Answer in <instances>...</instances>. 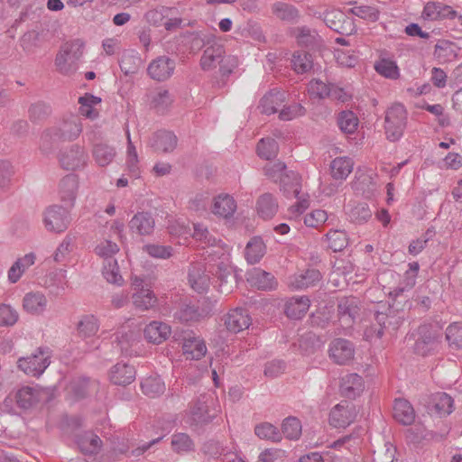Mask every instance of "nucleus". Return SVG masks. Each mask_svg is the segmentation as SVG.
Returning <instances> with one entry per match:
<instances>
[{"instance_id":"nucleus-61","label":"nucleus","mask_w":462,"mask_h":462,"mask_svg":"<svg viewBox=\"0 0 462 462\" xmlns=\"http://www.w3.org/2000/svg\"><path fill=\"white\" fill-rule=\"evenodd\" d=\"M291 65L297 73H305L312 68L310 56L304 51H296L291 58Z\"/></svg>"},{"instance_id":"nucleus-26","label":"nucleus","mask_w":462,"mask_h":462,"mask_svg":"<svg viewBox=\"0 0 462 462\" xmlns=\"http://www.w3.org/2000/svg\"><path fill=\"white\" fill-rule=\"evenodd\" d=\"M321 279L320 273L316 269H306L288 278V285L293 290H303L314 286Z\"/></svg>"},{"instance_id":"nucleus-44","label":"nucleus","mask_w":462,"mask_h":462,"mask_svg":"<svg viewBox=\"0 0 462 462\" xmlns=\"http://www.w3.org/2000/svg\"><path fill=\"white\" fill-rule=\"evenodd\" d=\"M76 442L79 449L87 454L97 452L102 444L100 438L91 431H87L78 436Z\"/></svg>"},{"instance_id":"nucleus-25","label":"nucleus","mask_w":462,"mask_h":462,"mask_svg":"<svg viewBox=\"0 0 462 462\" xmlns=\"http://www.w3.org/2000/svg\"><path fill=\"white\" fill-rule=\"evenodd\" d=\"M36 254L33 252L18 257L7 271V281L14 284L20 281L25 272L36 262Z\"/></svg>"},{"instance_id":"nucleus-54","label":"nucleus","mask_w":462,"mask_h":462,"mask_svg":"<svg viewBox=\"0 0 462 462\" xmlns=\"http://www.w3.org/2000/svg\"><path fill=\"white\" fill-rule=\"evenodd\" d=\"M125 134L127 138V158H126V165L130 173L137 178L139 176V160L138 154L135 146L134 145L131 140V134L129 128L126 127Z\"/></svg>"},{"instance_id":"nucleus-23","label":"nucleus","mask_w":462,"mask_h":462,"mask_svg":"<svg viewBox=\"0 0 462 462\" xmlns=\"http://www.w3.org/2000/svg\"><path fill=\"white\" fill-rule=\"evenodd\" d=\"M252 319L245 309L235 308L226 316L225 325L230 332L238 333L250 327Z\"/></svg>"},{"instance_id":"nucleus-29","label":"nucleus","mask_w":462,"mask_h":462,"mask_svg":"<svg viewBox=\"0 0 462 462\" xmlns=\"http://www.w3.org/2000/svg\"><path fill=\"white\" fill-rule=\"evenodd\" d=\"M136 376V371L133 365L126 363H117L109 373L110 382L116 385L130 384Z\"/></svg>"},{"instance_id":"nucleus-19","label":"nucleus","mask_w":462,"mask_h":462,"mask_svg":"<svg viewBox=\"0 0 462 462\" xmlns=\"http://www.w3.org/2000/svg\"><path fill=\"white\" fill-rule=\"evenodd\" d=\"M182 351L187 359L199 360L207 354L208 348L202 337L189 332L183 337Z\"/></svg>"},{"instance_id":"nucleus-63","label":"nucleus","mask_w":462,"mask_h":462,"mask_svg":"<svg viewBox=\"0 0 462 462\" xmlns=\"http://www.w3.org/2000/svg\"><path fill=\"white\" fill-rule=\"evenodd\" d=\"M328 218L327 211L323 209H314L303 217V224L308 227L319 228Z\"/></svg>"},{"instance_id":"nucleus-16","label":"nucleus","mask_w":462,"mask_h":462,"mask_svg":"<svg viewBox=\"0 0 462 462\" xmlns=\"http://www.w3.org/2000/svg\"><path fill=\"white\" fill-rule=\"evenodd\" d=\"M79 188V178L75 173H69L60 180L58 193L60 200L69 208L74 206Z\"/></svg>"},{"instance_id":"nucleus-51","label":"nucleus","mask_w":462,"mask_h":462,"mask_svg":"<svg viewBox=\"0 0 462 462\" xmlns=\"http://www.w3.org/2000/svg\"><path fill=\"white\" fill-rule=\"evenodd\" d=\"M374 69L385 79H397L400 77V69L396 62L391 59H380L374 63Z\"/></svg>"},{"instance_id":"nucleus-22","label":"nucleus","mask_w":462,"mask_h":462,"mask_svg":"<svg viewBox=\"0 0 462 462\" xmlns=\"http://www.w3.org/2000/svg\"><path fill=\"white\" fill-rule=\"evenodd\" d=\"M421 15L427 21H440L455 18L457 12L443 3L430 1L425 4Z\"/></svg>"},{"instance_id":"nucleus-58","label":"nucleus","mask_w":462,"mask_h":462,"mask_svg":"<svg viewBox=\"0 0 462 462\" xmlns=\"http://www.w3.org/2000/svg\"><path fill=\"white\" fill-rule=\"evenodd\" d=\"M340 130L346 134H353L358 126V118L352 111H342L337 117Z\"/></svg>"},{"instance_id":"nucleus-10","label":"nucleus","mask_w":462,"mask_h":462,"mask_svg":"<svg viewBox=\"0 0 462 462\" xmlns=\"http://www.w3.org/2000/svg\"><path fill=\"white\" fill-rule=\"evenodd\" d=\"M218 412L212 394H202L193 403L189 413L190 424H201L211 421Z\"/></svg>"},{"instance_id":"nucleus-35","label":"nucleus","mask_w":462,"mask_h":462,"mask_svg":"<svg viewBox=\"0 0 462 462\" xmlns=\"http://www.w3.org/2000/svg\"><path fill=\"white\" fill-rule=\"evenodd\" d=\"M154 219L150 213L138 212L130 220L129 228L140 236H149L154 229Z\"/></svg>"},{"instance_id":"nucleus-1","label":"nucleus","mask_w":462,"mask_h":462,"mask_svg":"<svg viewBox=\"0 0 462 462\" xmlns=\"http://www.w3.org/2000/svg\"><path fill=\"white\" fill-rule=\"evenodd\" d=\"M193 229V237L203 244L206 249L204 261H207L208 271L217 275L222 286L228 277L234 278V266L230 260L231 248L213 236L203 224H194Z\"/></svg>"},{"instance_id":"nucleus-47","label":"nucleus","mask_w":462,"mask_h":462,"mask_svg":"<svg viewBox=\"0 0 462 462\" xmlns=\"http://www.w3.org/2000/svg\"><path fill=\"white\" fill-rule=\"evenodd\" d=\"M141 389L145 395L154 398L163 393L165 384L159 375L153 374L142 380Z\"/></svg>"},{"instance_id":"nucleus-12","label":"nucleus","mask_w":462,"mask_h":462,"mask_svg":"<svg viewBox=\"0 0 462 462\" xmlns=\"http://www.w3.org/2000/svg\"><path fill=\"white\" fill-rule=\"evenodd\" d=\"M134 293L133 303L135 308L148 310L157 304V297L152 290L148 287L143 277L134 275L131 278Z\"/></svg>"},{"instance_id":"nucleus-17","label":"nucleus","mask_w":462,"mask_h":462,"mask_svg":"<svg viewBox=\"0 0 462 462\" xmlns=\"http://www.w3.org/2000/svg\"><path fill=\"white\" fill-rule=\"evenodd\" d=\"M329 357L338 365H346L355 355L354 345L344 338H336L329 345Z\"/></svg>"},{"instance_id":"nucleus-55","label":"nucleus","mask_w":462,"mask_h":462,"mask_svg":"<svg viewBox=\"0 0 462 462\" xmlns=\"http://www.w3.org/2000/svg\"><path fill=\"white\" fill-rule=\"evenodd\" d=\"M301 431V422L296 417H288L283 420L281 433L282 435L283 434L285 438L296 440L300 437Z\"/></svg>"},{"instance_id":"nucleus-37","label":"nucleus","mask_w":462,"mask_h":462,"mask_svg":"<svg viewBox=\"0 0 462 462\" xmlns=\"http://www.w3.org/2000/svg\"><path fill=\"white\" fill-rule=\"evenodd\" d=\"M286 93L279 89H272L265 94L260 101L262 113L273 115L278 111V108L285 101Z\"/></svg>"},{"instance_id":"nucleus-13","label":"nucleus","mask_w":462,"mask_h":462,"mask_svg":"<svg viewBox=\"0 0 462 462\" xmlns=\"http://www.w3.org/2000/svg\"><path fill=\"white\" fill-rule=\"evenodd\" d=\"M212 308L204 302L201 304L182 303L175 313V318L180 322L192 324L208 318Z\"/></svg>"},{"instance_id":"nucleus-15","label":"nucleus","mask_w":462,"mask_h":462,"mask_svg":"<svg viewBox=\"0 0 462 462\" xmlns=\"http://www.w3.org/2000/svg\"><path fill=\"white\" fill-rule=\"evenodd\" d=\"M176 62L168 56H159L152 60L147 68L151 79L156 81H164L170 79L175 70Z\"/></svg>"},{"instance_id":"nucleus-3","label":"nucleus","mask_w":462,"mask_h":462,"mask_svg":"<svg viewBox=\"0 0 462 462\" xmlns=\"http://www.w3.org/2000/svg\"><path fill=\"white\" fill-rule=\"evenodd\" d=\"M207 265V261H205L204 265H200L199 263L191 265L189 272V282L191 288L199 293L206 292L210 284V274L212 279L217 282L218 291L222 293H229L232 291L233 283L236 282V273L235 270L233 271L234 278L228 277L227 282L221 286L220 279L217 275L209 272Z\"/></svg>"},{"instance_id":"nucleus-46","label":"nucleus","mask_w":462,"mask_h":462,"mask_svg":"<svg viewBox=\"0 0 462 462\" xmlns=\"http://www.w3.org/2000/svg\"><path fill=\"white\" fill-rule=\"evenodd\" d=\"M99 329V321L97 318L92 314L81 317L77 325L78 334L84 338L95 336Z\"/></svg>"},{"instance_id":"nucleus-59","label":"nucleus","mask_w":462,"mask_h":462,"mask_svg":"<svg viewBox=\"0 0 462 462\" xmlns=\"http://www.w3.org/2000/svg\"><path fill=\"white\" fill-rule=\"evenodd\" d=\"M19 319L17 310L8 303H0V327H13Z\"/></svg>"},{"instance_id":"nucleus-28","label":"nucleus","mask_w":462,"mask_h":462,"mask_svg":"<svg viewBox=\"0 0 462 462\" xmlns=\"http://www.w3.org/2000/svg\"><path fill=\"white\" fill-rule=\"evenodd\" d=\"M43 393L39 386H23L20 388L14 398L16 399V403L21 409H30L36 403H38Z\"/></svg>"},{"instance_id":"nucleus-11","label":"nucleus","mask_w":462,"mask_h":462,"mask_svg":"<svg viewBox=\"0 0 462 462\" xmlns=\"http://www.w3.org/2000/svg\"><path fill=\"white\" fill-rule=\"evenodd\" d=\"M70 220L69 210L60 205L50 206L43 213L44 226L51 233H63L68 229Z\"/></svg>"},{"instance_id":"nucleus-32","label":"nucleus","mask_w":462,"mask_h":462,"mask_svg":"<svg viewBox=\"0 0 462 462\" xmlns=\"http://www.w3.org/2000/svg\"><path fill=\"white\" fill-rule=\"evenodd\" d=\"M171 333V327L162 321H152L143 330L146 340L157 345L164 342Z\"/></svg>"},{"instance_id":"nucleus-56","label":"nucleus","mask_w":462,"mask_h":462,"mask_svg":"<svg viewBox=\"0 0 462 462\" xmlns=\"http://www.w3.org/2000/svg\"><path fill=\"white\" fill-rule=\"evenodd\" d=\"M116 341L123 354L131 356L135 353L133 346L138 343V338L133 331L127 333L118 332Z\"/></svg>"},{"instance_id":"nucleus-4","label":"nucleus","mask_w":462,"mask_h":462,"mask_svg":"<svg viewBox=\"0 0 462 462\" xmlns=\"http://www.w3.org/2000/svg\"><path fill=\"white\" fill-rule=\"evenodd\" d=\"M265 175L275 182H279L282 190L287 197L298 196L300 189V177L298 173L287 171L285 163L275 162L264 166Z\"/></svg>"},{"instance_id":"nucleus-50","label":"nucleus","mask_w":462,"mask_h":462,"mask_svg":"<svg viewBox=\"0 0 462 462\" xmlns=\"http://www.w3.org/2000/svg\"><path fill=\"white\" fill-rule=\"evenodd\" d=\"M119 245L110 239L98 241L94 248V253L103 259V262L116 260L114 257L119 252Z\"/></svg>"},{"instance_id":"nucleus-18","label":"nucleus","mask_w":462,"mask_h":462,"mask_svg":"<svg viewBox=\"0 0 462 462\" xmlns=\"http://www.w3.org/2000/svg\"><path fill=\"white\" fill-rule=\"evenodd\" d=\"M67 271L64 269H55L49 272L42 279L40 284L49 291L50 294L58 296L68 287Z\"/></svg>"},{"instance_id":"nucleus-60","label":"nucleus","mask_w":462,"mask_h":462,"mask_svg":"<svg viewBox=\"0 0 462 462\" xmlns=\"http://www.w3.org/2000/svg\"><path fill=\"white\" fill-rule=\"evenodd\" d=\"M446 338L452 348H462V322H453L446 328Z\"/></svg>"},{"instance_id":"nucleus-64","label":"nucleus","mask_w":462,"mask_h":462,"mask_svg":"<svg viewBox=\"0 0 462 462\" xmlns=\"http://www.w3.org/2000/svg\"><path fill=\"white\" fill-rule=\"evenodd\" d=\"M328 246L334 252H340L347 245L346 234L340 230H331L327 234Z\"/></svg>"},{"instance_id":"nucleus-45","label":"nucleus","mask_w":462,"mask_h":462,"mask_svg":"<svg viewBox=\"0 0 462 462\" xmlns=\"http://www.w3.org/2000/svg\"><path fill=\"white\" fill-rule=\"evenodd\" d=\"M102 276L110 284L121 287L125 283L117 260L103 262Z\"/></svg>"},{"instance_id":"nucleus-62","label":"nucleus","mask_w":462,"mask_h":462,"mask_svg":"<svg viewBox=\"0 0 462 462\" xmlns=\"http://www.w3.org/2000/svg\"><path fill=\"white\" fill-rule=\"evenodd\" d=\"M331 85L320 79H312L308 85V93L310 97L324 99L330 94Z\"/></svg>"},{"instance_id":"nucleus-5","label":"nucleus","mask_w":462,"mask_h":462,"mask_svg":"<svg viewBox=\"0 0 462 462\" xmlns=\"http://www.w3.org/2000/svg\"><path fill=\"white\" fill-rule=\"evenodd\" d=\"M193 40L197 45L201 43L206 47L200 60V65L204 70L213 69L219 65L225 50L214 33L200 32L194 35Z\"/></svg>"},{"instance_id":"nucleus-36","label":"nucleus","mask_w":462,"mask_h":462,"mask_svg":"<svg viewBox=\"0 0 462 462\" xmlns=\"http://www.w3.org/2000/svg\"><path fill=\"white\" fill-rule=\"evenodd\" d=\"M102 102V98L90 93H85L79 97L78 103L79 105V113L80 116L95 120L99 116V112L96 108Z\"/></svg>"},{"instance_id":"nucleus-33","label":"nucleus","mask_w":462,"mask_h":462,"mask_svg":"<svg viewBox=\"0 0 462 462\" xmlns=\"http://www.w3.org/2000/svg\"><path fill=\"white\" fill-rule=\"evenodd\" d=\"M345 212L349 221L357 225L367 222L372 217V211L365 202L350 201L346 205Z\"/></svg>"},{"instance_id":"nucleus-49","label":"nucleus","mask_w":462,"mask_h":462,"mask_svg":"<svg viewBox=\"0 0 462 462\" xmlns=\"http://www.w3.org/2000/svg\"><path fill=\"white\" fill-rule=\"evenodd\" d=\"M92 155L99 166L105 167L113 162L116 150L106 143H97L92 149Z\"/></svg>"},{"instance_id":"nucleus-6","label":"nucleus","mask_w":462,"mask_h":462,"mask_svg":"<svg viewBox=\"0 0 462 462\" xmlns=\"http://www.w3.org/2000/svg\"><path fill=\"white\" fill-rule=\"evenodd\" d=\"M51 358L49 347H39L32 354L20 357L17 366L26 375L39 378L51 365Z\"/></svg>"},{"instance_id":"nucleus-42","label":"nucleus","mask_w":462,"mask_h":462,"mask_svg":"<svg viewBox=\"0 0 462 462\" xmlns=\"http://www.w3.org/2000/svg\"><path fill=\"white\" fill-rule=\"evenodd\" d=\"M431 411L442 417L449 415L454 409L453 399L446 393H437L432 396Z\"/></svg>"},{"instance_id":"nucleus-8","label":"nucleus","mask_w":462,"mask_h":462,"mask_svg":"<svg viewBox=\"0 0 462 462\" xmlns=\"http://www.w3.org/2000/svg\"><path fill=\"white\" fill-rule=\"evenodd\" d=\"M58 161L63 170L77 171L88 166L89 157L83 145L74 143L60 149Z\"/></svg>"},{"instance_id":"nucleus-43","label":"nucleus","mask_w":462,"mask_h":462,"mask_svg":"<svg viewBox=\"0 0 462 462\" xmlns=\"http://www.w3.org/2000/svg\"><path fill=\"white\" fill-rule=\"evenodd\" d=\"M349 440L348 438L339 439L328 446V450L323 453L324 462H344L347 448L346 443Z\"/></svg>"},{"instance_id":"nucleus-24","label":"nucleus","mask_w":462,"mask_h":462,"mask_svg":"<svg viewBox=\"0 0 462 462\" xmlns=\"http://www.w3.org/2000/svg\"><path fill=\"white\" fill-rule=\"evenodd\" d=\"M339 389L342 396L356 399L364 392L365 381L356 373L347 374L341 378Z\"/></svg>"},{"instance_id":"nucleus-27","label":"nucleus","mask_w":462,"mask_h":462,"mask_svg":"<svg viewBox=\"0 0 462 462\" xmlns=\"http://www.w3.org/2000/svg\"><path fill=\"white\" fill-rule=\"evenodd\" d=\"M359 300L356 297L342 298L337 304V312L340 321L350 327L359 312Z\"/></svg>"},{"instance_id":"nucleus-7","label":"nucleus","mask_w":462,"mask_h":462,"mask_svg":"<svg viewBox=\"0 0 462 462\" xmlns=\"http://www.w3.org/2000/svg\"><path fill=\"white\" fill-rule=\"evenodd\" d=\"M84 42L79 40L62 45L55 59L57 69L62 75H70L76 70V62L82 56Z\"/></svg>"},{"instance_id":"nucleus-34","label":"nucleus","mask_w":462,"mask_h":462,"mask_svg":"<svg viewBox=\"0 0 462 462\" xmlns=\"http://www.w3.org/2000/svg\"><path fill=\"white\" fill-rule=\"evenodd\" d=\"M310 300L307 296H295L285 302L284 312L291 319H300L308 311Z\"/></svg>"},{"instance_id":"nucleus-20","label":"nucleus","mask_w":462,"mask_h":462,"mask_svg":"<svg viewBox=\"0 0 462 462\" xmlns=\"http://www.w3.org/2000/svg\"><path fill=\"white\" fill-rule=\"evenodd\" d=\"M48 302L44 292L31 291L26 292L23 298V308L25 312L31 315L40 316L46 311Z\"/></svg>"},{"instance_id":"nucleus-48","label":"nucleus","mask_w":462,"mask_h":462,"mask_svg":"<svg viewBox=\"0 0 462 462\" xmlns=\"http://www.w3.org/2000/svg\"><path fill=\"white\" fill-rule=\"evenodd\" d=\"M266 252L265 245L262 238L254 237L246 245L245 248V258L246 261L251 263H256L260 262Z\"/></svg>"},{"instance_id":"nucleus-39","label":"nucleus","mask_w":462,"mask_h":462,"mask_svg":"<svg viewBox=\"0 0 462 462\" xmlns=\"http://www.w3.org/2000/svg\"><path fill=\"white\" fill-rule=\"evenodd\" d=\"M246 279L252 286L259 290H271L275 284L273 276L259 268L248 272Z\"/></svg>"},{"instance_id":"nucleus-2","label":"nucleus","mask_w":462,"mask_h":462,"mask_svg":"<svg viewBox=\"0 0 462 462\" xmlns=\"http://www.w3.org/2000/svg\"><path fill=\"white\" fill-rule=\"evenodd\" d=\"M83 130L81 120L75 116L63 118L56 125L44 130L41 135L40 147L49 152L57 142H72L78 139Z\"/></svg>"},{"instance_id":"nucleus-30","label":"nucleus","mask_w":462,"mask_h":462,"mask_svg":"<svg viewBox=\"0 0 462 462\" xmlns=\"http://www.w3.org/2000/svg\"><path fill=\"white\" fill-rule=\"evenodd\" d=\"M236 208V201L231 195L219 194L214 198L212 212L219 217L227 219L233 217Z\"/></svg>"},{"instance_id":"nucleus-21","label":"nucleus","mask_w":462,"mask_h":462,"mask_svg":"<svg viewBox=\"0 0 462 462\" xmlns=\"http://www.w3.org/2000/svg\"><path fill=\"white\" fill-rule=\"evenodd\" d=\"M375 320L379 325L377 330L373 328L366 329L365 331V337L366 339H372L374 337L381 338L383 335V330L395 331L402 322V318L400 316H391L383 312H377L375 315Z\"/></svg>"},{"instance_id":"nucleus-9","label":"nucleus","mask_w":462,"mask_h":462,"mask_svg":"<svg viewBox=\"0 0 462 462\" xmlns=\"http://www.w3.org/2000/svg\"><path fill=\"white\" fill-rule=\"evenodd\" d=\"M407 122V112L403 105L393 104L385 115V134L387 139L395 142L403 134Z\"/></svg>"},{"instance_id":"nucleus-52","label":"nucleus","mask_w":462,"mask_h":462,"mask_svg":"<svg viewBox=\"0 0 462 462\" xmlns=\"http://www.w3.org/2000/svg\"><path fill=\"white\" fill-rule=\"evenodd\" d=\"M294 197L298 200L288 209L289 219L295 222L297 226H300L304 217L303 213L310 207V201L308 198L300 196V192Z\"/></svg>"},{"instance_id":"nucleus-41","label":"nucleus","mask_w":462,"mask_h":462,"mask_svg":"<svg viewBox=\"0 0 462 462\" xmlns=\"http://www.w3.org/2000/svg\"><path fill=\"white\" fill-rule=\"evenodd\" d=\"M278 210V203L275 198L270 193H264L259 197L256 202V211L263 219L272 218Z\"/></svg>"},{"instance_id":"nucleus-31","label":"nucleus","mask_w":462,"mask_h":462,"mask_svg":"<svg viewBox=\"0 0 462 462\" xmlns=\"http://www.w3.org/2000/svg\"><path fill=\"white\" fill-rule=\"evenodd\" d=\"M177 136L171 131L159 130L151 138V146L157 152H171L177 146Z\"/></svg>"},{"instance_id":"nucleus-14","label":"nucleus","mask_w":462,"mask_h":462,"mask_svg":"<svg viewBox=\"0 0 462 462\" xmlns=\"http://www.w3.org/2000/svg\"><path fill=\"white\" fill-rule=\"evenodd\" d=\"M356 416L355 405L347 401H343L331 410L329 423L334 428H346L355 420Z\"/></svg>"},{"instance_id":"nucleus-38","label":"nucleus","mask_w":462,"mask_h":462,"mask_svg":"<svg viewBox=\"0 0 462 462\" xmlns=\"http://www.w3.org/2000/svg\"><path fill=\"white\" fill-rule=\"evenodd\" d=\"M393 418L403 425H411L415 420V411L410 402L402 398L395 399Z\"/></svg>"},{"instance_id":"nucleus-57","label":"nucleus","mask_w":462,"mask_h":462,"mask_svg":"<svg viewBox=\"0 0 462 462\" xmlns=\"http://www.w3.org/2000/svg\"><path fill=\"white\" fill-rule=\"evenodd\" d=\"M255 434L263 439L279 442L282 440V433L280 430L269 422H263L254 429Z\"/></svg>"},{"instance_id":"nucleus-40","label":"nucleus","mask_w":462,"mask_h":462,"mask_svg":"<svg viewBox=\"0 0 462 462\" xmlns=\"http://www.w3.org/2000/svg\"><path fill=\"white\" fill-rule=\"evenodd\" d=\"M354 161L348 156L335 158L330 163L331 176L335 180H344L352 172Z\"/></svg>"},{"instance_id":"nucleus-53","label":"nucleus","mask_w":462,"mask_h":462,"mask_svg":"<svg viewBox=\"0 0 462 462\" xmlns=\"http://www.w3.org/2000/svg\"><path fill=\"white\" fill-rule=\"evenodd\" d=\"M279 151L277 142L273 138H262L256 146V152L260 158L272 160L276 157Z\"/></svg>"}]
</instances>
